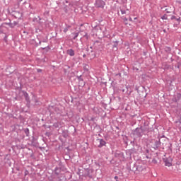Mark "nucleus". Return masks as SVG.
<instances>
[{
	"mask_svg": "<svg viewBox=\"0 0 181 181\" xmlns=\"http://www.w3.org/2000/svg\"><path fill=\"white\" fill-rule=\"evenodd\" d=\"M181 98V93H176L173 95L172 101L173 103H177Z\"/></svg>",
	"mask_w": 181,
	"mask_h": 181,
	"instance_id": "6e6552de",
	"label": "nucleus"
},
{
	"mask_svg": "<svg viewBox=\"0 0 181 181\" xmlns=\"http://www.w3.org/2000/svg\"><path fill=\"white\" fill-rule=\"evenodd\" d=\"M24 96L25 97V100L28 101L29 100V95L28 93H24Z\"/></svg>",
	"mask_w": 181,
	"mask_h": 181,
	"instance_id": "393cba45",
	"label": "nucleus"
},
{
	"mask_svg": "<svg viewBox=\"0 0 181 181\" xmlns=\"http://www.w3.org/2000/svg\"><path fill=\"white\" fill-rule=\"evenodd\" d=\"M98 43H100V41L96 40V41H95L94 45H97V44H98Z\"/></svg>",
	"mask_w": 181,
	"mask_h": 181,
	"instance_id": "e433bc0d",
	"label": "nucleus"
},
{
	"mask_svg": "<svg viewBox=\"0 0 181 181\" xmlns=\"http://www.w3.org/2000/svg\"><path fill=\"white\" fill-rule=\"evenodd\" d=\"M116 76H119V77H121V73L117 74Z\"/></svg>",
	"mask_w": 181,
	"mask_h": 181,
	"instance_id": "37998d69",
	"label": "nucleus"
},
{
	"mask_svg": "<svg viewBox=\"0 0 181 181\" xmlns=\"http://www.w3.org/2000/svg\"><path fill=\"white\" fill-rule=\"evenodd\" d=\"M173 161V159L172 158V157H168V158H163L165 166H168V168H170V166H172Z\"/></svg>",
	"mask_w": 181,
	"mask_h": 181,
	"instance_id": "0eeeda50",
	"label": "nucleus"
},
{
	"mask_svg": "<svg viewBox=\"0 0 181 181\" xmlns=\"http://www.w3.org/2000/svg\"><path fill=\"white\" fill-rule=\"evenodd\" d=\"M25 134L27 136H29V129L26 128L24 129Z\"/></svg>",
	"mask_w": 181,
	"mask_h": 181,
	"instance_id": "5701e85b",
	"label": "nucleus"
},
{
	"mask_svg": "<svg viewBox=\"0 0 181 181\" xmlns=\"http://www.w3.org/2000/svg\"><path fill=\"white\" fill-rule=\"evenodd\" d=\"M83 86H86V83H83Z\"/></svg>",
	"mask_w": 181,
	"mask_h": 181,
	"instance_id": "5fc2aeb1",
	"label": "nucleus"
},
{
	"mask_svg": "<svg viewBox=\"0 0 181 181\" xmlns=\"http://www.w3.org/2000/svg\"><path fill=\"white\" fill-rule=\"evenodd\" d=\"M62 136L64 138H68L69 137V131L64 130L62 132Z\"/></svg>",
	"mask_w": 181,
	"mask_h": 181,
	"instance_id": "a211bd4d",
	"label": "nucleus"
},
{
	"mask_svg": "<svg viewBox=\"0 0 181 181\" xmlns=\"http://www.w3.org/2000/svg\"><path fill=\"white\" fill-rule=\"evenodd\" d=\"M173 19H176V16H173L171 17V20L173 21Z\"/></svg>",
	"mask_w": 181,
	"mask_h": 181,
	"instance_id": "c9c22d12",
	"label": "nucleus"
},
{
	"mask_svg": "<svg viewBox=\"0 0 181 181\" xmlns=\"http://www.w3.org/2000/svg\"><path fill=\"white\" fill-rule=\"evenodd\" d=\"M162 146V142L160 141V139L159 140H153L151 143V148H154V151L159 150V148Z\"/></svg>",
	"mask_w": 181,
	"mask_h": 181,
	"instance_id": "39448f33",
	"label": "nucleus"
},
{
	"mask_svg": "<svg viewBox=\"0 0 181 181\" xmlns=\"http://www.w3.org/2000/svg\"><path fill=\"white\" fill-rule=\"evenodd\" d=\"M64 11L65 13H67V12H69V7L67 6H65L64 8Z\"/></svg>",
	"mask_w": 181,
	"mask_h": 181,
	"instance_id": "bb28decb",
	"label": "nucleus"
},
{
	"mask_svg": "<svg viewBox=\"0 0 181 181\" xmlns=\"http://www.w3.org/2000/svg\"><path fill=\"white\" fill-rule=\"evenodd\" d=\"M112 43H113L112 49L115 50V52H117V50H118V44L119 43V41L118 40L113 41Z\"/></svg>",
	"mask_w": 181,
	"mask_h": 181,
	"instance_id": "ddd939ff",
	"label": "nucleus"
},
{
	"mask_svg": "<svg viewBox=\"0 0 181 181\" xmlns=\"http://www.w3.org/2000/svg\"><path fill=\"white\" fill-rule=\"evenodd\" d=\"M115 180H118V176L115 177Z\"/></svg>",
	"mask_w": 181,
	"mask_h": 181,
	"instance_id": "c03bdc74",
	"label": "nucleus"
},
{
	"mask_svg": "<svg viewBox=\"0 0 181 181\" xmlns=\"http://www.w3.org/2000/svg\"><path fill=\"white\" fill-rule=\"evenodd\" d=\"M54 175H56V176H60V175H62V168L56 167L54 169Z\"/></svg>",
	"mask_w": 181,
	"mask_h": 181,
	"instance_id": "f8f14e48",
	"label": "nucleus"
},
{
	"mask_svg": "<svg viewBox=\"0 0 181 181\" xmlns=\"http://www.w3.org/2000/svg\"><path fill=\"white\" fill-rule=\"evenodd\" d=\"M164 50L166 53H168V54H170V53H172V48L170 47H165Z\"/></svg>",
	"mask_w": 181,
	"mask_h": 181,
	"instance_id": "f3484780",
	"label": "nucleus"
},
{
	"mask_svg": "<svg viewBox=\"0 0 181 181\" xmlns=\"http://www.w3.org/2000/svg\"><path fill=\"white\" fill-rule=\"evenodd\" d=\"M144 55L146 56V52H144Z\"/></svg>",
	"mask_w": 181,
	"mask_h": 181,
	"instance_id": "8fccbe9b",
	"label": "nucleus"
},
{
	"mask_svg": "<svg viewBox=\"0 0 181 181\" xmlns=\"http://www.w3.org/2000/svg\"><path fill=\"white\" fill-rule=\"evenodd\" d=\"M94 5L95 8L104 9V6H105V1H104V0H95Z\"/></svg>",
	"mask_w": 181,
	"mask_h": 181,
	"instance_id": "423d86ee",
	"label": "nucleus"
},
{
	"mask_svg": "<svg viewBox=\"0 0 181 181\" xmlns=\"http://www.w3.org/2000/svg\"><path fill=\"white\" fill-rule=\"evenodd\" d=\"M4 40L6 42H8V36H5L4 38Z\"/></svg>",
	"mask_w": 181,
	"mask_h": 181,
	"instance_id": "473e14b6",
	"label": "nucleus"
},
{
	"mask_svg": "<svg viewBox=\"0 0 181 181\" xmlns=\"http://www.w3.org/2000/svg\"><path fill=\"white\" fill-rule=\"evenodd\" d=\"M66 115H67V113H66V115H62V116L64 117V116H66Z\"/></svg>",
	"mask_w": 181,
	"mask_h": 181,
	"instance_id": "603ef678",
	"label": "nucleus"
},
{
	"mask_svg": "<svg viewBox=\"0 0 181 181\" xmlns=\"http://www.w3.org/2000/svg\"><path fill=\"white\" fill-rule=\"evenodd\" d=\"M53 127L55 128H62L63 127L62 122H57L53 124Z\"/></svg>",
	"mask_w": 181,
	"mask_h": 181,
	"instance_id": "dca6fc26",
	"label": "nucleus"
},
{
	"mask_svg": "<svg viewBox=\"0 0 181 181\" xmlns=\"http://www.w3.org/2000/svg\"><path fill=\"white\" fill-rule=\"evenodd\" d=\"M93 173H94V170L88 169L86 170V176L90 179H93Z\"/></svg>",
	"mask_w": 181,
	"mask_h": 181,
	"instance_id": "1a4fd4ad",
	"label": "nucleus"
},
{
	"mask_svg": "<svg viewBox=\"0 0 181 181\" xmlns=\"http://www.w3.org/2000/svg\"><path fill=\"white\" fill-rule=\"evenodd\" d=\"M116 129H118V131H119V127H116Z\"/></svg>",
	"mask_w": 181,
	"mask_h": 181,
	"instance_id": "09e8293b",
	"label": "nucleus"
},
{
	"mask_svg": "<svg viewBox=\"0 0 181 181\" xmlns=\"http://www.w3.org/2000/svg\"><path fill=\"white\" fill-rule=\"evenodd\" d=\"M30 9H33V7H32L31 5H30Z\"/></svg>",
	"mask_w": 181,
	"mask_h": 181,
	"instance_id": "3c124183",
	"label": "nucleus"
},
{
	"mask_svg": "<svg viewBox=\"0 0 181 181\" xmlns=\"http://www.w3.org/2000/svg\"><path fill=\"white\" fill-rule=\"evenodd\" d=\"M120 11L122 15H125V13H127V10H124V8H120Z\"/></svg>",
	"mask_w": 181,
	"mask_h": 181,
	"instance_id": "b1692460",
	"label": "nucleus"
},
{
	"mask_svg": "<svg viewBox=\"0 0 181 181\" xmlns=\"http://www.w3.org/2000/svg\"><path fill=\"white\" fill-rule=\"evenodd\" d=\"M146 169V165L142 160L136 161L134 164H131L130 165V170L134 172L136 175L145 172Z\"/></svg>",
	"mask_w": 181,
	"mask_h": 181,
	"instance_id": "f257e3e1",
	"label": "nucleus"
},
{
	"mask_svg": "<svg viewBox=\"0 0 181 181\" xmlns=\"http://www.w3.org/2000/svg\"><path fill=\"white\" fill-rule=\"evenodd\" d=\"M28 175H29V171H28V170H25V176H28Z\"/></svg>",
	"mask_w": 181,
	"mask_h": 181,
	"instance_id": "7c9ffc66",
	"label": "nucleus"
},
{
	"mask_svg": "<svg viewBox=\"0 0 181 181\" xmlns=\"http://www.w3.org/2000/svg\"><path fill=\"white\" fill-rule=\"evenodd\" d=\"M98 141L100 142V144L98 145V148H103V146H105L107 142H105L104 139H98Z\"/></svg>",
	"mask_w": 181,
	"mask_h": 181,
	"instance_id": "9b49d317",
	"label": "nucleus"
},
{
	"mask_svg": "<svg viewBox=\"0 0 181 181\" xmlns=\"http://www.w3.org/2000/svg\"><path fill=\"white\" fill-rule=\"evenodd\" d=\"M176 19V21H177V22H180V18H175Z\"/></svg>",
	"mask_w": 181,
	"mask_h": 181,
	"instance_id": "a19ab883",
	"label": "nucleus"
},
{
	"mask_svg": "<svg viewBox=\"0 0 181 181\" xmlns=\"http://www.w3.org/2000/svg\"><path fill=\"white\" fill-rule=\"evenodd\" d=\"M45 135H46V136H50V133L49 132H46Z\"/></svg>",
	"mask_w": 181,
	"mask_h": 181,
	"instance_id": "f704fd0d",
	"label": "nucleus"
},
{
	"mask_svg": "<svg viewBox=\"0 0 181 181\" xmlns=\"http://www.w3.org/2000/svg\"><path fill=\"white\" fill-rule=\"evenodd\" d=\"M66 54H69V56H71V57H73V56H74L76 53L74 52V49H69L66 50Z\"/></svg>",
	"mask_w": 181,
	"mask_h": 181,
	"instance_id": "4468645a",
	"label": "nucleus"
},
{
	"mask_svg": "<svg viewBox=\"0 0 181 181\" xmlns=\"http://www.w3.org/2000/svg\"><path fill=\"white\" fill-rule=\"evenodd\" d=\"M77 78H78L79 83H81V81H83V79L81 77V76H77Z\"/></svg>",
	"mask_w": 181,
	"mask_h": 181,
	"instance_id": "a878e982",
	"label": "nucleus"
},
{
	"mask_svg": "<svg viewBox=\"0 0 181 181\" xmlns=\"http://www.w3.org/2000/svg\"><path fill=\"white\" fill-rule=\"evenodd\" d=\"M13 16H14L16 19H21L22 18V13L19 11H14Z\"/></svg>",
	"mask_w": 181,
	"mask_h": 181,
	"instance_id": "9d476101",
	"label": "nucleus"
},
{
	"mask_svg": "<svg viewBox=\"0 0 181 181\" xmlns=\"http://www.w3.org/2000/svg\"><path fill=\"white\" fill-rule=\"evenodd\" d=\"M57 181H63L64 179V177L63 176V175H57Z\"/></svg>",
	"mask_w": 181,
	"mask_h": 181,
	"instance_id": "6ab92c4d",
	"label": "nucleus"
},
{
	"mask_svg": "<svg viewBox=\"0 0 181 181\" xmlns=\"http://www.w3.org/2000/svg\"><path fill=\"white\" fill-rule=\"evenodd\" d=\"M70 28H71V25H66V28L64 29V33H67V32H69V29H70Z\"/></svg>",
	"mask_w": 181,
	"mask_h": 181,
	"instance_id": "aec40b11",
	"label": "nucleus"
},
{
	"mask_svg": "<svg viewBox=\"0 0 181 181\" xmlns=\"http://www.w3.org/2000/svg\"><path fill=\"white\" fill-rule=\"evenodd\" d=\"M161 148L162 149H165V148H170L172 146V144L169 142L168 140V138L165 137V136H163L161 138Z\"/></svg>",
	"mask_w": 181,
	"mask_h": 181,
	"instance_id": "20e7f679",
	"label": "nucleus"
},
{
	"mask_svg": "<svg viewBox=\"0 0 181 181\" xmlns=\"http://www.w3.org/2000/svg\"><path fill=\"white\" fill-rule=\"evenodd\" d=\"M83 57L86 58V57H87V55H86V54H84L83 55Z\"/></svg>",
	"mask_w": 181,
	"mask_h": 181,
	"instance_id": "49530a36",
	"label": "nucleus"
},
{
	"mask_svg": "<svg viewBox=\"0 0 181 181\" xmlns=\"http://www.w3.org/2000/svg\"><path fill=\"white\" fill-rule=\"evenodd\" d=\"M42 42H43L44 43H46V42H47V40H44Z\"/></svg>",
	"mask_w": 181,
	"mask_h": 181,
	"instance_id": "a18cd8bd",
	"label": "nucleus"
},
{
	"mask_svg": "<svg viewBox=\"0 0 181 181\" xmlns=\"http://www.w3.org/2000/svg\"><path fill=\"white\" fill-rule=\"evenodd\" d=\"M146 132H148V129L141 126L140 127H136L135 129H134L132 131V134L134 135V136L141 138L142 135H144V134H145Z\"/></svg>",
	"mask_w": 181,
	"mask_h": 181,
	"instance_id": "f03ea898",
	"label": "nucleus"
},
{
	"mask_svg": "<svg viewBox=\"0 0 181 181\" xmlns=\"http://www.w3.org/2000/svg\"><path fill=\"white\" fill-rule=\"evenodd\" d=\"M124 23H125V25H128V18H123Z\"/></svg>",
	"mask_w": 181,
	"mask_h": 181,
	"instance_id": "cd10ccee",
	"label": "nucleus"
},
{
	"mask_svg": "<svg viewBox=\"0 0 181 181\" xmlns=\"http://www.w3.org/2000/svg\"><path fill=\"white\" fill-rule=\"evenodd\" d=\"M126 155L127 156H125L124 153L119 151H117L115 153V158H119L120 159H128V158H131V155H132V151L131 150L127 151Z\"/></svg>",
	"mask_w": 181,
	"mask_h": 181,
	"instance_id": "7ed1b4c3",
	"label": "nucleus"
},
{
	"mask_svg": "<svg viewBox=\"0 0 181 181\" xmlns=\"http://www.w3.org/2000/svg\"><path fill=\"white\" fill-rule=\"evenodd\" d=\"M39 45H42V41H40L39 43L36 45V46H39Z\"/></svg>",
	"mask_w": 181,
	"mask_h": 181,
	"instance_id": "4c0bfd02",
	"label": "nucleus"
},
{
	"mask_svg": "<svg viewBox=\"0 0 181 181\" xmlns=\"http://www.w3.org/2000/svg\"><path fill=\"white\" fill-rule=\"evenodd\" d=\"M8 25L10 26V28H15V25L12 23H9Z\"/></svg>",
	"mask_w": 181,
	"mask_h": 181,
	"instance_id": "c85d7f7f",
	"label": "nucleus"
},
{
	"mask_svg": "<svg viewBox=\"0 0 181 181\" xmlns=\"http://www.w3.org/2000/svg\"><path fill=\"white\" fill-rule=\"evenodd\" d=\"M152 163H158V161L156 160V159H153Z\"/></svg>",
	"mask_w": 181,
	"mask_h": 181,
	"instance_id": "72a5a7b5",
	"label": "nucleus"
},
{
	"mask_svg": "<svg viewBox=\"0 0 181 181\" xmlns=\"http://www.w3.org/2000/svg\"><path fill=\"white\" fill-rule=\"evenodd\" d=\"M100 30H101V27H100Z\"/></svg>",
	"mask_w": 181,
	"mask_h": 181,
	"instance_id": "6e6d98bb",
	"label": "nucleus"
},
{
	"mask_svg": "<svg viewBox=\"0 0 181 181\" xmlns=\"http://www.w3.org/2000/svg\"><path fill=\"white\" fill-rule=\"evenodd\" d=\"M13 25H15V26H16V25H18V23L14 22V23H13Z\"/></svg>",
	"mask_w": 181,
	"mask_h": 181,
	"instance_id": "79ce46f5",
	"label": "nucleus"
},
{
	"mask_svg": "<svg viewBox=\"0 0 181 181\" xmlns=\"http://www.w3.org/2000/svg\"><path fill=\"white\" fill-rule=\"evenodd\" d=\"M2 33H4V31L0 30V35Z\"/></svg>",
	"mask_w": 181,
	"mask_h": 181,
	"instance_id": "de8ad7c7",
	"label": "nucleus"
},
{
	"mask_svg": "<svg viewBox=\"0 0 181 181\" xmlns=\"http://www.w3.org/2000/svg\"><path fill=\"white\" fill-rule=\"evenodd\" d=\"M39 18V21L37 20V22H38V23L40 25H42V22H40V21L42 20V18H40V17H38Z\"/></svg>",
	"mask_w": 181,
	"mask_h": 181,
	"instance_id": "2f4dec72",
	"label": "nucleus"
},
{
	"mask_svg": "<svg viewBox=\"0 0 181 181\" xmlns=\"http://www.w3.org/2000/svg\"><path fill=\"white\" fill-rule=\"evenodd\" d=\"M177 68L179 69V66H177Z\"/></svg>",
	"mask_w": 181,
	"mask_h": 181,
	"instance_id": "4d7b16f0",
	"label": "nucleus"
},
{
	"mask_svg": "<svg viewBox=\"0 0 181 181\" xmlns=\"http://www.w3.org/2000/svg\"><path fill=\"white\" fill-rule=\"evenodd\" d=\"M136 19H137V18H136H136H134V21H135V20H136Z\"/></svg>",
	"mask_w": 181,
	"mask_h": 181,
	"instance_id": "864d4df0",
	"label": "nucleus"
},
{
	"mask_svg": "<svg viewBox=\"0 0 181 181\" xmlns=\"http://www.w3.org/2000/svg\"><path fill=\"white\" fill-rule=\"evenodd\" d=\"M41 49L42 50H45L46 52H48L50 50V47L49 45H47V47H41Z\"/></svg>",
	"mask_w": 181,
	"mask_h": 181,
	"instance_id": "4be33fe9",
	"label": "nucleus"
},
{
	"mask_svg": "<svg viewBox=\"0 0 181 181\" xmlns=\"http://www.w3.org/2000/svg\"><path fill=\"white\" fill-rule=\"evenodd\" d=\"M72 35H74V40H76V39H77V37H78V35H79V33H73Z\"/></svg>",
	"mask_w": 181,
	"mask_h": 181,
	"instance_id": "412c9836",
	"label": "nucleus"
},
{
	"mask_svg": "<svg viewBox=\"0 0 181 181\" xmlns=\"http://www.w3.org/2000/svg\"><path fill=\"white\" fill-rule=\"evenodd\" d=\"M129 21L130 22H132V18L129 17Z\"/></svg>",
	"mask_w": 181,
	"mask_h": 181,
	"instance_id": "ea45409f",
	"label": "nucleus"
},
{
	"mask_svg": "<svg viewBox=\"0 0 181 181\" xmlns=\"http://www.w3.org/2000/svg\"><path fill=\"white\" fill-rule=\"evenodd\" d=\"M144 153H145V155H146V158L147 159H151V158H152V156L151 155V151H149V149H146Z\"/></svg>",
	"mask_w": 181,
	"mask_h": 181,
	"instance_id": "2eb2a0df",
	"label": "nucleus"
},
{
	"mask_svg": "<svg viewBox=\"0 0 181 181\" xmlns=\"http://www.w3.org/2000/svg\"><path fill=\"white\" fill-rule=\"evenodd\" d=\"M37 73H42V69H37Z\"/></svg>",
	"mask_w": 181,
	"mask_h": 181,
	"instance_id": "58836bf2",
	"label": "nucleus"
},
{
	"mask_svg": "<svg viewBox=\"0 0 181 181\" xmlns=\"http://www.w3.org/2000/svg\"><path fill=\"white\" fill-rule=\"evenodd\" d=\"M161 19H163V21H165V20L168 19V17H166V16L164 15V16H163L161 17Z\"/></svg>",
	"mask_w": 181,
	"mask_h": 181,
	"instance_id": "c756f323",
	"label": "nucleus"
}]
</instances>
